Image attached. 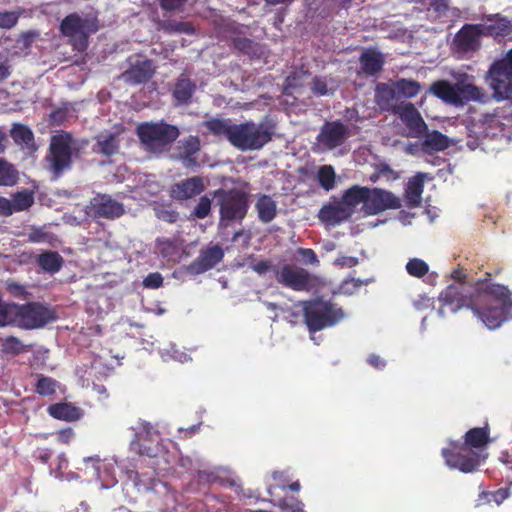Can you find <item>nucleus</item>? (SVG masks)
<instances>
[{"mask_svg":"<svg viewBox=\"0 0 512 512\" xmlns=\"http://www.w3.org/2000/svg\"><path fill=\"white\" fill-rule=\"evenodd\" d=\"M479 279L475 283L466 282L463 269L452 271L454 284L447 286L439 296L441 302L440 313L445 310L455 313L466 307L474 313L488 328L495 329L505 320L507 313L512 309V291L506 286L494 283L492 274Z\"/></svg>","mask_w":512,"mask_h":512,"instance_id":"obj_1","label":"nucleus"},{"mask_svg":"<svg viewBox=\"0 0 512 512\" xmlns=\"http://www.w3.org/2000/svg\"><path fill=\"white\" fill-rule=\"evenodd\" d=\"M463 438L462 443L450 442L449 447L443 448L441 454L450 468L470 473L477 470L485 459L483 451L491 441L489 424L469 429Z\"/></svg>","mask_w":512,"mask_h":512,"instance_id":"obj_2","label":"nucleus"},{"mask_svg":"<svg viewBox=\"0 0 512 512\" xmlns=\"http://www.w3.org/2000/svg\"><path fill=\"white\" fill-rule=\"evenodd\" d=\"M54 319L53 311L38 302L23 305L2 303V327L13 324L25 329H37Z\"/></svg>","mask_w":512,"mask_h":512,"instance_id":"obj_3","label":"nucleus"},{"mask_svg":"<svg viewBox=\"0 0 512 512\" xmlns=\"http://www.w3.org/2000/svg\"><path fill=\"white\" fill-rule=\"evenodd\" d=\"M276 124L265 118L259 122L252 120L237 124L233 145L240 151H256L272 141Z\"/></svg>","mask_w":512,"mask_h":512,"instance_id":"obj_4","label":"nucleus"},{"mask_svg":"<svg viewBox=\"0 0 512 512\" xmlns=\"http://www.w3.org/2000/svg\"><path fill=\"white\" fill-rule=\"evenodd\" d=\"M100 29L96 15L88 14L82 17L73 12L65 16L59 26L62 36L68 39V43L78 52H84L89 46V38Z\"/></svg>","mask_w":512,"mask_h":512,"instance_id":"obj_5","label":"nucleus"},{"mask_svg":"<svg viewBox=\"0 0 512 512\" xmlns=\"http://www.w3.org/2000/svg\"><path fill=\"white\" fill-rule=\"evenodd\" d=\"M136 134L147 151L162 153L179 137L180 131L165 121L142 122L137 126Z\"/></svg>","mask_w":512,"mask_h":512,"instance_id":"obj_6","label":"nucleus"},{"mask_svg":"<svg viewBox=\"0 0 512 512\" xmlns=\"http://www.w3.org/2000/svg\"><path fill=\"white\" fill-rule=\"evenodd\" d=\"M74 150L75 140L71 133L60 131L51 137L45 161L54 180L60 178L65 171L71 169Z\"/></svg>","mask_w":512,"mask_h":512,"instance_id":"obj_7","label":"nucleus"},{"mask_svg":"<svg viewBox=\"0 0 512 512\" xmlns=\"http://www.w3.org/2000/svg\"><path fill=\"white\" fill-rule=\"evenodd\" d=\"M304 322L309 332H317L338 323L344 316L341 308L330 301L316 298L302 302Z\"/></svg>","mask_w":512,"mask_h":512,"instance_id":"obj_8","label":"nucleus"},{"mask_svg":"<svg viewBox=\"0 0 512 512\" xmlns=\"http://www.w3.org/2000/svg\"><path fill=\"white\" fill-rule=\"evenodd\" d=\"M219 206L220 225L242 222L249 209V194L241 189H218L214 192Z\"/></svg>","mask_w":512,"mask_h":512,"instance_id":"obj_9","label":"nucleus"},{"mask_svg":"<svg viewBox=\"0 0 512 512\" xmlns=\"http://www.w3.org/2000/svg\"><path fill=\"white\" fill-rule=\"evenodd\" d=\"M421 91V84L413 79L400 78L390 83H379L376 86V103L380 109L396 107L400 99H411Z\"/></svg>","mask_w":512,"mask_h":512,"instance_id":"obj_10","label":"nucleus"},{"mask_svg":"<svg viewBox=\"0 0 512 512\" xmlns=\"http://www.w3.org/2000/svg\"><path fill=\"white\" fill-rule=\"evenodd\" d=\"M382 111L397 116L412 138H422L427 132V124L418 109L410 102H400L396 107H384Z\"/></svg>","mask_w":512,"mask_h":512,"instance_id":"obj_11","label":"nucleus"},{"mask_svg":"<svg viewBox=\"0 0 512 512\" xmlns=\"http://www.w3.org/2000/svg\"><path fill=\"white\" fill-rule=\"evenodd\" d=\"M87 215L93 219L114 220L125 213L124 205L108 194H97L87 206Z\"/></svg>","mask_w":512,"mask_h":512,"instance_id":"obj_12","label":"nucleus"},{"mask_svg":"<svg viewBox=\"0 0 512 512\" xmlns=\"http://www.w3.org/2000/svg\"><path fill=\"white\" fill-rule=\"evenodd\" d=\"M276 280L278 283L295 291H309L312 288L313 277L304 268L284 264L277 271Z\"/></svg>","mask_w":512,"mask_h":512,"instance_id":"obj_13","label":"nucleus"},{"mask_svg":"<svg viewBox=\"0 0 512 512\" xmlns=\"http://www.w3.org/2000/svg\"><path fill=\"white\" fill-rule=\"evenodd\" d=\"M488 78L493 90V97L498 100L512 98V70L494 62L489 71Z\"/></svg>","mask_w":512,"mask_h":512,"instance_id":"obj_14","label":"nucleus"},{"mask_svg":"<svg viewBox=\"0 0 512 512\" xmlns=\"http://www.w3.org/2000/svg\"><path fill=\"white\" fill-rule=\"evenodd\" d=\"M482 36L481 25L465 24L454 36L453 49L462 54L475 53L481 47Z\"/></svg>","mask_w":512,"mask_h":512,"instance_id":"obj_15","label":"nucleus"},{"mask_svg":"<svg viewBox=\"0 0 512 512\" xmlns=\"http://www.w3.org/2000/svg\"><path fill=\"white\" fill-rule=\"evenodd\" d=\"M401 207V200L392 192L380 188H368L365 214L377 215L386 210H395Z\"/></svg>","mask_w":512,"mask_h":512,"instance_id":"obj_16","label":"nucleus"},{"mask_svg":"<svg viewBox=\"0 0 512 512\" xmlns=\"http://www.w3.org/2000/svg\"><path fill=\"white\" fill-rule=\"evenodd\" d=\"M223 257L224 250L220 245H210L200 251L199 255L189 264L188 271L193 275L205 273L220 263Z\"/></svg>","mask_w":512,"mask_h":512,"instance_id":"obj_17","label":"nucleus"},{"mask_svg":"<svg viewBox=\"0 0 512 512\" xmlns=\"http://www.w3.org/2000/svg\"><path fill=\"white\" fill-rule=\"evenodd\" d=\"M348 137V127L340 121H334L323 125L317 136V141L324 148L333 150L341 146Z\"/></svg>","mask_w":512,"mask_h":512,"instance_id":"obj_18","label":"nucleus"},{"mask_svg":"<svg viewBox=\"0 0 512 512\" xmlns=\"http://www.w3.org/2000/svg\"><path fill=\"white\" fill-rule=\"evenodd\" d=\"M205 190L204 180L200 176H193L181 180L171 187L172 198L184 201L200 195Z\"/></svg>","mask_w":512,"mask_h":512,"instance_id":"obj_19","label":"nucleus"},{"mask_svg":"<svg viewBox=\"0 0 512 512\" xmlns=\"http://www.w3.org/2000/svg\"><path fill=\"white\" fill-rule=\"evenodd\" d=\"M154 75L153 63L149 59L137 60L125 72L122 80L129 85H140L148 82Z\"/></svg>","mask_w":512,"mask_h":512,"instance_id":"obj_20","label":"nucleus"},{"mask_svg":"<svg viewBox=\"0 0 512 512\" xmlns=\"http://www.w3.org/2000/svg\"><path fill=\"white\" fill-rule=\"evenodd\" d=\"M351 213L340 200L324 205L318 214L319 219L328 225L335 226L348 220Z\"/></svg>","mask_w":512,"mask_h":512,"instance_id":"obj_21","label":"nucleus"},{"mask_svg":"<svg viewBox=\"0 0 512 512\" xmlns=\"http://www.w3.org/2000/svg\"><path fill=\"white\" fill-rule=\"evenodd\" d=\"M34 203L33 193L22 190L12 195L11 199L2 197V215L10 216L13 212L29 209Z\"/></svg>","mask_w":512,"mask_h":512,"instance_id":"obj_22","label":"nucleus"},{"mask_svg":"<svg viewBox=\"0 0 512 512\" xmlns=\"http://www.w3.org/2000/svg\"><path fill=\"white\" fill-rule=\"evenodd\" d=\"M119 148L120 140L118 134L105 131L95 137V143L92 146V151L95 154L109 158L117 154Z\"/></svg>","mask_w":512,"mask_h":512,"instance_id":"obj_23","label":"nucleus"},{"mask_svg":"<svg viewBox=\"0 0 512 512\" xmlns=\"http://www.w3.org/2000/svg\"><path fill=\"white\" fill-rule=\"evenodd\" d=\"M196 83L186 73H181L173 86L172 96L178 105H187L196 91Z\"/></svg>","mask_w":512,"mask_h":512,"instance_id":"obj_24","label":"nucleus"},{"mask_svg":"<svg viewBox=\"0 0 512 512\" xmlns=\"http://www.w3.org/2000/svg\"><path fill=\"white\" fill-rule=\"evenodd\" d=\"M361 70L368 76H374L382 71L385 64L383 54L376 49H366L359 57Z\"/></svg>","mask_w":512,"mask_h":512,"instance_id":"obj_25","label":"nucleus"},{"mask_svg":"<svg viewBox=\"0 0 512 512\" xmlns=\"http://www.w3.org/2000/svg\"><path fill=\"white\" fill-rule=\"evenodd\" d=\"M178 156L185 167L197 164L195 154L200 150V140L197 136H189L179 142Z\"/></svg>","mask_w":512,"mask_h":512,"instance_id":"obj_26","label":"nucleus"},{"mask_svg":"<svg viewBox=\"0 0 512 512\" xmlns=\"http://www.w3.org/2000/svg\"><path fill=\"white\" fill-rule=\"evenodd\" d=\"M47 412L54 419L64 421H76L83 415L82 410L70 402L51 404L48 406Z\"/></svg>","mask_w":512,"mask_h":512,"instance_id":"obj_27","label":"nucleus"},{"mask_svg":"<svg viewBox=\"0 0 512 512\" xmlns=\"http://www.w3.org/2000/svg\"><path fill=\"white\" fill-rule=\"evenodd\" d=\"M487 19L488 21H494V23L482 27L483 35L498 38L506 37L512 33V23L508 18L495 14L490 15Z\"/></svg>","mask_w":512,"mask_h":512,"instance_id":"obj_28","label":"nucleus"},{"mask_svg":"<svg viewBox=\"0 0 512 512\" xmlns=\"http://www.w3.org/2000/svg\"><path fill=\"white\" fill-rule=\"evenodd\" d=\"M274 490L275 487L268 489V494L271 497L270 503L276 507L279 512H306L302 500L294 496L276 497Z\"/></svg>","mask_w":512,"mask_h":512,"instance_id":"obj_29","label":"nucleus"},{"mask_svg":"<svg viewBox=\"0 0 512 512\" xmlns=\"http://www.w3.org/2000/svg\"><path fill=\"white\" fill-rule=\"evenodd\" d=\"M157 29L166 34H187L193 35L195 27L190 21H181L173 18L158 19L156 21Z\"/></svg>","mask_w":512,"mask_h":512,"instance_id":"obj_30","label":"nucleus"},{"mask_svg":"<svg viewBox=\"0 0 512 512\" xmlns=\"http://www.w3.org/2000/svg\"><path fill=\"white\" fill-rule=\"evenodd\" d=\"M367 194L368 187L354 185L344 192L340 201L348 208L351 215L354 213L355 208L361 203L363 204L362 209L365 212Z\"/></svg>","mask_w":512,"mask_h":512,"instance_id":"obj_31","label":"nucleus"},{"mask_svg":"<svg viewBox=\"0 0 512 512\" xmlns=\"http://www.w3.org/2000/svg\"><path fill=\"white\" fill-rule=\"evenodd\" d=\"M10 136L22 149H26L30 152L37 149L32 130L24 124H13L10 130Z\"/></svg>","mask_w":512,"mask_h":512,"instance_id":"obj_32","label":"nucleus"},{"mask_svg":"<svg viewBox=\"0 0 512 512\" xmlns=\"http://www.w3.org/2000/svg\"><path fill=\"white\" fill-rule=\"evenodd\" d=\"M469 76L467 74L461 75L456 82V92L459 98V104L468 101L480 100L483 96L481 89L471 82H468Z\"/></svg>","mask_w":512,"mask_h":512,"instance_id":"obj_33","label":"nucleus"},{"mask_svg":"<svg viewBox=\"0 0 512 512\" xmlns=\"http://www.w3.org/2000/svg\"><path fill=\"white\" fill-rule=\"evenodd\" d=\"M205 125L213 135L225 137L233 145L237 124L230 119L213 118L206 121Z\"/></svg>","mask_w":512,"mask_h":512,"instance_id":"obj_34","label":"nucleus"},{"mask_svg":"<svg viewBox=\"0 0 512 512\" xmlns=\"http://www.w3.org/2000/svg\"><path fill=\"white\" fill-rule=\"evenodd\" d=\"M255 210L262 223H270L277 216L276 201L270 195L260 194L255 203Z\"/></svg>","mask_w":512,"mask_h":512,"instance_id":"obj_35","label":"nucleus"},{"mask_svg":"<svg viewBox=\"0 0 512 512\" xmlns=\"http://www.w3.org/2000/svg\"><path fill=\"white\" fill-rule=\"evenodd\" d=\"M429 91L446 103L459 105L456 83L452 84L447 80H438L431 84Z\"/></svg>","mask_w":512,"mask_h":512,"instance_id":"obj_36","label":"nucleus"},{"mask_svg":"<svg viewBox=\"0 0 512 512\" xmlns=\"http://www.w3.org/2000/svg\"><path fill=\"white\" fill-rule=\"evenodd\" d=\"M423 137L422 150L429 154L444 151L450 145L449 138L437 130L431 132L427 130Z\"/></svg>","mask_w":512,"mask_h":512,"instance_id":"obj_37","label":"nucleus"},{"mask_svg":"<svg viewBox=\"0 0 512 512\" xmlns=\"http://www.w3.org/2000/svg\"><path fill=\"white\" fill-rule=\"evenodd\" d=\"M424 189V175L418 173L411 179H409L406 189H405V198L407 200L408 206L417 207L421 203V196Z\"/></svg>","mask_w":512,"mask_h":512,"instance_id":"obj_38","label":"nucleus"},{"mask_svg":"<svg viewBox=\"0 0 512 512\" xmlns=\"http://www.w3.org/2000/svg\"><path fill=\"white\" fill-rule=\"evenodd\" d=\"M232 45L240 53L251 58H260L264 53L261 44L246 37H232Z\"/></svg>","mask_w":512,"mask_h":512,"instance_id":"obj_39","label":"nucleus"},{"mask_svg":"<svg viewBox=\"0 0 512 512\" xmlns=\"http://www.w3.org/2000/svg\"><path fill=\"white\" fill-rule=\"evenodd\" d=\"M37 264L48 273L58 272L63 265L62 256L55 251H46L37 257Z\"/></svg>","mask_w":512,"mask_h":512,"instance_id":"obj_40","label":"nucleus"},{"mask_svg":"<svg viewBox=\"0 0 512 512\" xmlns=\"http://www.w3.org/2000/svg\"><path fill=\"white\" fill-rule=\"evenodd\" d=\"M156 248L163 258L174 260L180 255L181 243L177 239L157 238Z\"/></svg>","mask_w":512,"mask_h":512,"instance_id":"obj_41","label":"nucleus"},{"mask_svg":"<svg viewBox=\"0 0 512 512\" xmlns=\"http://www.w3.org/2000/svg\"><path fill=\"white\" fill-rule=\"evenodd\" d=\"M59 387L60 383L57 380L42 374L37 376V381L34 385L35 392L44 397L54 395Z\"/></svg>","mask_w":512,"mask_h":512,"instance_id":"obj_42","label":"nucleus"},{"mask_svg":"<svg viewBox=\"0 0 512 512\" xmlns=\"http://www.w3.org/2000/svg\"><path fill=\"white\" fill-rule=\"evenodd\" d=\"M32 345L22 343L14 336H7L2 338V354L10 356H18L26 351H29Z\"/></svg>","mask_w":512,"mask_h":512,"instance_id":"obj_43","label":"nucleus"},{"mask_svg":"<svg viewBox=\"0 0 512 512\" xmlns=\"http://www.w3.org/2000/svg\"><path fill=\"white\" fill-rule=\"evenodd\" d=\"M219 33L225 35L231 42L232 37H241L243 34V25L229 18H221L216 25Z\"/></svg>","mask_w":512,"mask_h":512,"instance_id":"obj_44","label":"nucleus"},{"mask_svg":"<svg viewBox=\"0 0 512 512\" xmlns=\"http://www.w3.org/2000/svg\"><path fill=\"white\" fill-rule=\"evenodd\" d=\"M317 180L321 188L330 191L335 186L336 174L331 165L320 166L317 172Z\"/></svg>","mask_w":512,"mask_h":512,"instance_id":"obj_45","label":"nucleus"},{"mask_svg":"<svg viewBox=\"0 0 512 512\" xmlns=\"http://www.w3.org/2000/svg\"><path fill=\"white\" fill-rule=\"evenodd\" d=\"M406 271L410 276L421 278L428 273L429 266L420 258H412L406 264Z\"/></svg>","mask_w":512,"mask_h":512,"instance_id":"obj_46","label":"nucleus"},{"mask_svg":"<svg viewBox=\"0 0 512 512\" xmlns=\"http://www.w3.org/2000/svg\"><path fill=\"white\" fill-rule=\"evenodd\" d=\"M18 179L19 172L15 166L2 159V186H13Z\"/></svg>","mask_w":512,"mask_h":512,"instance_id":"obj_47","label":"nucleus"},{"mask_svg":"<svg viewBox=\"0 0 512 512\" xmlns=\"http://www.w3.org/2000/svg\"><path fill=\"white\" fill-rule=\"evenodd\" d=\"M211 213V200L207 196H202L194 207L192 216L197 219H204Z\"/></svg>","mask_w":512,"mask_h":512,"instance_id":"obj_48","label":"nucleus"},{"mask_svg":"<svg viewBox=\"0 0 512 512\" xmlns=\"http://www.w3.org/2000/svg\"><path fill=\"white\" fill-rule=\"evenodd\" d=\"M155 215L159 220L170 224L177 222L179 219L178 211L163 206L155 209Z\"/></svg>","mask_w":512,"mask_h":512,"instance_id":"obj_49","label":"nucleus"},{"mask_svg":"<svg viewBox=\"0 0 512 512\" xmlns=\"http://www.w3.org/2000/svg\"><path fill=\"white\" fill-rule=\"evenodd\" d=\"M272 478L274 481L278 482V484L275 487L280 488L282 491H286L287 489L291 490L292 492H299L301 489V484L299 481H295L289 485H285L284 483V473L275 471L272 473Z\"/></svg>","mask_w":512,"mask_h":512,"instance_id":"obj_50","label":"nucleus"},{"mask_svg":"<svg viewBox=\"0 0 512 512\" xmlns=\"http://www.w3.org/2000/svg\"><path fill=\"white\" fill-rule=\"evenodd\" d=\"M188 0H158L162 10L182 12Z\"/></svg>","mask_w":512,"mask_h":512,"instance_id":"obj_51","label":"nucleus"},{"mask_svg":"<svg viewBox=\"0 0 512 512\" xmlns=\"http://www.w3.org/2000/svg\"><path fill=\"white\" fill-rule=\"evenodd\" d=\"M163 277L159 272L149 273L143 280V285L149 289H158L163 285Z\"/></svg>","mask_w":512,"mask_h":512,"instance_id":"obj_52","label":"nucleus"},{"mask_svg":"<svg viewBox=\"0 0 512 512\" xmlns=\"http://www.w3.org/2000/svg\"><path fill=\"white\" fill-rule=\"evenodd\" d=\"M68 108L59 107L50 113V122L54 125L63 124L68 118Z\"/></svg>","mask_w":512,"mask_h":512,"instance_id":"obj_53","label":"nucleus"},{"mask_svg":"<svg viewBox=\"0 0 512 512\" xmlns=\"http://www.w3.org/2000/svg\"><path fill=\"white\" fill-rule=\"evenodd\" d=\"M298 255L301 256L302 261L305 264H318L319 260L317 258L314 250L310 248H299L297 251Z\"/></svg>","mask_w":512,"mask_h":512,"instance_id":"obj_54","label":"nucleus"},{"mask_svg":"<svg viewBox=\"0 0 512 512\" xmlns=\"http://www.w3.org/2000/svg\"><path fill=\"white\" fill-rule=\"evenodd\" d=\"M20 12H2V28H11L16 25Z\"/></svg>","mask_w":512,"mask_h":512,"instance_id":"obj_55","label":"nucleus"},{"mask_svg":"<svg viewBox=\"0 0 512 512\" xmlns=\"http://www.w3.org/2000/svg\"><path fill=\"white\" fill-rule=\"evenodd\" d=\"M312 90L315 94L319 96L326 95L328 92L327 83L324 79L315 77L313 79Z\"/></svg>","mask_w":512,"mask_h":512,"instance_id":"obj_56","label":"nucleus"},{"mask_svg":"<svg viewBox=\"0 0 512 512\" xmlns=\"http://www.w3.org/2000/svg\"><path fill=\"white\" fill-rule=\"evenodd\" d=\"M7 289L11 294H13L16 297H22L23 299L28 298L30 295L26 292L25 288L22 285H19L17 283H7Z\"/></svg>","mask_w":512,"mask_h":512,"instance_id":"obj_57","label":"nucleus"},{"mask_svg":"<svg viewBox=\"0 0 512 512\" xmlns=\"http://www.w3.org/2000/svg\"><path fill=\"white\" fill-rule=\"evenodd\" d=\"M75 433L72 428L62 429L57 432V440L62 444H69Z\"/></svg>","mask_w":512,"mask_h":512,"instance_id":"obj_58","label":"nucleus"},{"mask_svg":"<svg viewBox=\"0 0 512 512\" xmlns=\"http://www.w3.org/2000/svg\"><path fill=\"white\" fill-rule=\"evenodd\" d=\"M271 268V262L268 260H261L252 265V269L259 275L267 273Z\"/></svg>","mask_w":512,"mask_h":512,"instance_id":"obj_59","label":"nucleus"},{"mask_svg":"<svg viewBox=\"0 0 512 512\" xmlns=\"http://www.w3.org/2000/svg\"><path fill=\"white\" fill-rule=\"evenodd\" d=\"M367 362L376 369H382L386 365V362L377 354H370Z\"/></svg>","mask_w":512,"mask_h":512,"instance_id":"obj_60","label":"nucleus"},{"mask_svg":"<svg viewBox=\"0 0 512 512\" xmlns=\"http://www.w3.org/2000/svg\"><path fill=\"white\" fill-rule=\"evenodd\" d=\"M500 461L508 466L510 470H512V450L511 451H503L500 455Z\"/></svg>","mask_w":512,"mask_h":512,"instance_id":"obj_61","label":"nucleus"},{"mask_svg":"<svg viewBox=\"0 0 512 512\" xmlns=\"http://www.w3.org/2000/svg\"><path fill=\"white\" fill-rule=\"evenodd\" d=\"M496 62L512 70V48L507 52L503 59Z\"/></svg>","mask_w":512,"mask_h":512,"instance_id":"obj_62","label":"nucleus"},{"mask_svg":"<svg viewBox=\"0 0 512 512\" xmlns=\"http://www.w3.org/2000/svg\"><path fill=\"white\" fill-rule=\"evenodd\" d=\"M377 170L380 175H384V176H389L390 174L393 173V170L391 169V167L386 163L379 164L377 167Z\"/></svg>","mask_w":512,"mask_h":512,"instance_id":"obj_63","label":"nucleus"},{"mask_svg":"<svg viewBox=\"0 0 512 512\" xmlns=\"http://www.w3.org/2000/svg\"><path fill=\"white\" fill-rule=\"evenodd\" d=\"M341 263H342V265H346L348 267H352V266H355L358 263V260L355 257H343Z\"/></svg>","mask_w":512,"mask_h":512,"instance_id":"obj_64","label":"nucleus"}]
</instances>
